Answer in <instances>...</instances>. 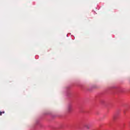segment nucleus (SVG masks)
<instances>
[{
    "label": "nucleus",
    "instance_id": "1",
    "mask_svg": "<svg viewBox=\"0 0 130 130\" xmlns=\"http://www.w3.org/2000/svg\"><path fill=\"white\" fill-rule=\"evenodd\" d=\"M90 126H91V123H85L83 124V127L86 129H90Z\"/></svg>",
    "mask_w": 130,
    "mask_h": 130
},
{
    "label": "nucleus",
    "instance_id": "2",
    "mask_svg": "<svg viewBox=\"0 0 130 130\" xmlns=\"http://www.w3.org/2000/svg\"><path fill=\"white\" fill-rule=\"evenodd\" d=\"M72 111H73V106L69 105L67 107V112L68 113H71Z\"/></svg>",
    "mask_w": 130,
    "mask_h": 130
},
{
    "label": "nucleus",
    "instance_id": "3",
    "mask_svg": "<svg viewBox=\"0 0 130 130\" xmlns=\"http://www.w3.org/2000/svg\"><path fill=\"white\" fill-rule=\"evenodd\" d=\"M0 115H1V116H2V115H3V112H0Z\"/></svg>",
    "mask_w": 130,
    "mask_h": 130
},
{
    "label": "nucleus",
    "instance_id": "4",
    "mask_svg": "<svg viewBox=\"0 0 130 130\" xmlns=\"http://www.w3.org/2000/svg\"><path fill=\"white\" fill-rule=\"evenodd\" d=\"M2 112V113H5V111H3Z\"/></svg>",
    "mask_w": 130,
    "mask_h": 130
}]
</instances>
